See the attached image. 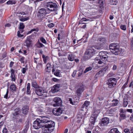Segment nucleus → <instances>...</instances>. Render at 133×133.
<instances>
[{"label":"nucleus","instance_id":"e433bc0d","mask_svg":"<svg viewBox=\"0 0 133 133\" xmlns=\"http://www.w3.org/2000/svg\"><path fill=\"white\" fill-rule=\"evenodd\" d=\"M96 63H98L99 64H101L103 63V60L102 59H97Z\"/></svg>","mask_w":133,"mask_h":133},{"label":"nucleus","instance_id":"09e8293b","mask_svg":"<svg viewBox=\"0 0 133 133\" xmlns=\"http://www.w3.org/2000/svg\"><path fill=\"white\" fill-rule=\"evenodd\" d=\"M26 93L27 94L30 95L31 93L30 88H26Z\"/></svg>","mask_w":133,"mask_h":133},{"label":"nucleus","instance_id":"864d4df0","mask_svg":"<svg viewBox=\"0 0 133 133\" xmlns=\"http://www.w3.org/2000/svg\"><path fill=\"white\" fill-rule=\"evenodd\" d=\"M27 70V69L25 68H23L22 70V72L23 74H25V73L26 70Z\"/></svg>","mask_w":133,"mask_h":133},{"label":"nucleus","instance_id":"2eb2a0df","mask_svg":"<svg viewBox=\"0 0 133 133\" xmlns=\"http://www.w3.org/2000/svg\"><path fill=\"white\" fill-rule=\"evenodd\" d=\"M109 122V120L108 118L105 117L102 119L100 123L102 125H106L108 124Z\"/></svg>","mask_w":133,"mask_h":133},{"label":"nucleus","instance_id":"4d7b16f0","mask_svg":"<svg viewBox=\"0 0 133 133\" xmlns=\"http://www.w3.org/2000/svg\"><path fill=\"white\" fill-rule=\"evenodd\" d=\"M54 86L58 89V88L60 87V84H57L55 85Z\"/></svg>","mask_w":133,"mask_h":133},{"label":"nucleus","instance_id":"72a5a7b5","mask_svg":"<svg viewBox=\"0 0 133 133\" xmlns=\"http://www.w3.org/2000/svg\"><path fill=\"white\" fill-rule=\"evenodd\" d=\"M51 90L52 92L54 93L58 92L59 91V89L54 86L51 89Z\"/></svg>","mask_w":133,"mask_h":133},{"label":"nucleus","instance_id":"20e7f679","mask_svg":"<svg viewBox=\"0 0 133 133\" xmlns=\"http://www.w3.org/2000/svg\"><path fill=\"white\" fill-rule=\"evenodd\" d=\"M46 6L49 11H55L58 10V6L57 4L51 2H48L47 3Z\"/></svg>","mask_w":133,"mask_h":133},{"label":"nucleus","instance_id":"052dcab7","mask_svg":"<svg viewBox=\"0 0 133 133\" xmlns=\"http://www.w3.org/2000/svg\"><path fill=\"white\" fill-rule=\"evenodd\" d=\"M48 27L50 28L52 27L54 25L52 23H50L48 25Z\"/></svg>","mask_w":133,"mask_h":133},{"label":"nucleus","instance_id":"f8f14e48","mask_svg":"<svg viewBox=\"0 0 133 133\" xmlns=\"http://www.w3.org/2000/svg\"><path fill=\"white\" fill-rule=\"evenodd\" d=\"M108 68V67L106 66L104 68L102 69L96 74L95 76H96L97 77L98 76H103L104 74L105 73Z\"/></svg>","mask_w":133,"mask_h":133},{"label":"nucleus","instance_id":"5fc2aeb1","mask_svg":"<svg viewBox=\"0 0 133 133\" xmlns=\"http://www.w3.org/2000/svg\"><path fill=\"white\" fill-rule=\"evenodd\" d=\"M3 133H8V130L5 128H4L3 130Z\"/></svg>","mask_w":133,"mask_h":133},{"label":"nucleus","instance_id":"a19ab883","mask_svg":"<svg viewBox=\"0 0 133 133\" xmlns=\"http://www.w3.org/2000/svg\"><path fill=\"white\" fill-rule=\"evenodd\" d=\"M29 19V17H27L25 18H22L20 19V20L22 22H24L25 21L28 20Z\"/></svg>","mask_w":133,"mask_h":133},{"label":"nucleus","instance_id":"c03bdc74","mask_svg":"<svg viewBox=\"0 0 133 133\" xmlns=\"http://www.w3.org/2000/svg\"><path fill=\"white\" fill-rule=\"evenodd\" d=\"M36 31L37 32H38L39 31V29L38 28H37L36 29H32L30 31H29L28 33H31L32 32H33V31Z\"/></svg>","mask_w":133,"mask_h":133},{"label":"nucleus","instance_id":"f3484780","mask_svg":"<svg viewBox=\"0 0 133 133\" xmlns=\"http://www.w3.org/2000/svg\"><path fill=\"white\" fill-rule=\"evenodd\" d=\"M97 42L101 45L103 44L106 42V40L104 38L100 37L98 38L97 40Z\"/></svg>","mask_w":133,"mask_h":133},{"label":"nucleus","instance_id":"13d9d810","mask_svg":"<svg viewBox=\"0 0 133 133\" xmlns=\"http://www.w3.org/2000/svg\"><path fill=\"white\" fill-rule=\"evenodd\" d=\"M10 71L11 72V75L15 74V71L13 69H11V70Z\"/></svg>","mask_w":133,"mask_h":133},{"label":"nucleus","instance_id":"4c0bfd02","mask_svg":"<svg viewBox=\"0 0 133 133\" xmlns=\"http://www.w3.org/2000/svg\"><path fill=\"white\" fill-rule=\"evenodd\" d=\"M75 55L72 53H70L68 55V58H74Z\"/></svg>","mask_w":133,"mask_h":133},{"label":"nucleus","instance_id":"9b49d317","mask_svg":"<svg viewBox=\"0 0 133 133\" xmlns=\"http://www.w3.org/2000/svg\"><path fill=\"white\" fill-rule=\"evenodd\" d=\"M53 114L56 116L60 115L62 112V110L60 108H55L52 111Z\"/></svg>","mask_w":133,"mask_h":133},{"label":"nucleus","instance_id":"69168bd1","mask_svg":"<svg viewBox=\"0 0 133 133\" xmlns=\"http://www.w3.org/2000/svg\"><path fill=\"white\" fill-rule=\"evenodd\" d=\"M129 133H133V128H131V129L129 130Z\"/></svg>","mask_w":133,"mask_h":133},{"label":"nucleus","instance_id":"ddd939ff","mask_svg":"<svg viewBox=\"0 0 133 133\" xmlns=\"http://www.w3.org/2000/svg\"><path fill=\"white\" fill-rule=\"evenodd\" d=\"M84 86L82 84L78 88L76 91V93L78 96H79L81 94L84 90Z\"/></svg>","mask_w":133,"mask_h":133},{"label":"nucleus","instance_id":"1a4fd4ad","mask_svg":"<svg viewBox=\"0 0 133 133\" xmlns=\"http://www.w3.org/2000/svg\"><path fill=\"white\" fill-rule=\"evenodd\" d=\"M32 45V41L31 40V37L30 36H28L25 41L24 45L27 47H29L31 46Z\"/></svg>","mask_w":133,"mask_h":133},{"label":"nucleus","instance_id":"4468645a","mask_svg":"<svg viewBox=\"0 0 133 133\" xmlns=\"http://www.w3.org/2000/svg\"><path fill=\"white\" fill-rule=\"evenodd\" d=\"M99 55L100 57V58H105L109 57V55L106 52H100L99 53Z\"/></svg>","mask_w":133,"mask_h":133},{"label":"nucleus","instance_id":"8fccbe9b","mask_svg":"<svg viewBox=\"0 0 133 133\" xmlns=\"http://www.w3.org/2000/svg\"><path fill=\"white\" fill-rule=\"evenodd\" d=\"M115 75V74H113L112 72H110L108 75L107 76L108 77H114Z\"/></svg>","mask_w":133,"mask_h":133},{"label":"nucleus","instance_id":"58836bf2","mask_svg":"<svg viewBox=\"0 0 133 133\" xmlns=\"http://www.w3.org/2000/svg\"><path fill=\"white\" fill-rule=\"evenodd\" d=\"M92 69L91 67H89L87 68L84 71V73H85L88 72V71L91 70Z\"/></svg>","mask_w":133,"mask_h":133},{"label":"nucleus","instance_id":"6e6d98bb","mask_svg":"<svg viewBox=\"0 0 133 133\" xmlns=\"http://www.w3.org/2000/svg\"><path fill=\"white\" fill-rule=\"evenodd\" d=\"M104 98L103 97H98L97 99V101H102L103 100Z\"/></svg>","mask_w":133,"mask_h":133},{"label":"nucleus","instance_id":"f704fd0d","mask_svg":"<svg viewBox=\"0 0 133 133\" xmlns=\"http://www.w3.org/2000/svg\"><path fill=\"white\" fill-rule=\"evenodd\" d=\"M117 3L116 0H111V4L112 5H116Z\"/></svg>","mask_w":133,"mask_h":133},{"label":"nucleus","instance_id":"cd10ccee","mask_svg":"<svg viewBox=\"0 0 133 133\" xmlns=\"http://www.w3.org/2000/svg\"><path fill=\"white\" fill-rule=\"evenodd\" d=\"M51 65L50 64H47L46 65V71L48 72H50L51 71Z\"/></svg>","mask_w":133,"mask_h":133},{"label":"nucleus","instance_id":"ea45409f","mask_svg":"<svg viewBox=\"0 0 133 133\" xmlns=\"http://www.w3.org/2000/svg\"><path fill=\"white\" fill-rule=\"evenodd\" d=\"M11 77L12 78V81H15L16 78L15 74L11 75Z\"/></svg>","mask_w":133,"mask_h":133},{"label":"nucleus","instance_id":"f257e3e1","mask_svg":"<svg viewBox=\"0 0 133 133\" xmlns=\"http://www.w3.org/2000/svg\"><path fill=\"white\" fill-rule=\"evenodd\" d=\"M55 123L51 121H49L42 128L43 133H50L52 132L54 129Z\"/></svg>","mask_w":133,"mask_h":133},{"label":"nucleus","instance_id":"c756f323","mask_svg":"<svg viewBox=\"0 0 133 133\" xmlns=\"http://www.w3.org/2000/svg\"><path fill=\"white\" fill-rule=\"evenodd\" d=\"M96 120V118H94L93 117L91 116L90 119V121L91 124L94 125Z\"/></svg>","mask_w":133,"mask_h":133},{"label":"nucleus","instance_id":"e2e57ef3","mask_svg":"<svg viewBox=\"0 0 133 133\" xmlns=\"http://www.w3.org/2000/svg\"><path fill=\"white\" fill-rule=\"evenodd\" d=\"M76 73V71H74L72 75V77H74Z\"/></svg>","mask_w":133,"mask_h":133},{"label":"nucleus","instance_id":"603ef678","mask_svg":"<svg viewBox=\"0 0 133 133\" xmlns=\"http://www.w3.org/2000/svg\"><path fill=\"white\" fill-rule=\"evenodd\" d=\"M17 36L18 37H22L23 36V35L22 34H20V32L19 31H18L17 32Z\"/></svg>","mask_w":133,"mask_h":133},{"label":"nucleus","instance_id":"b1692460","mask_svg":"<svg viewBox=\"0 0 133 133\" xmlns=\"http://www.w3.org/2000/svg\"><path fill=\"white\" fill-rule=\"evenodd\" d=\"M10 89L12 92L15 91H16V87L14 84H12L10 86Z\"/></svg>","mask_w":133,"mask_h":133},{"label":"nucleus","instance_id":"423d86ee","mask_svg":"<svg viewBox=\"0 0 133 133\" xmlns=\"http://www.w3.org/2000/svg\"><path fill=\"white\" fill-rule=\"evenodd\" d=\"M108 81V82L107 83V84L111 88L114 87L116 85L117 83L116 79L113 77H111L109 78Z\"/></svg>","mask_w":133,"mask_h":133},{"label":"nucleus","instance_id":"de8ad7c7","mask_svg":"<svg viewBox=\"0 0 133 133\" xmlns=\"http://www.w3.org/2000/svg\"><path fill=\"white\" fill-rule=\"evenodd\" d=\"M131 49L133 51V38H132L131 41Z\"/></svg>","mask_w":133,"mask_h":133},{"label":"nucleus","instance_id":"79ce46f5","mask_svg":"<svg viewBox=\"0 0 133 133\" xmlns=\"http://www.w3.org/2000/svg\"><path fill=\"white\" fill-rule=\"evenodd\" d=\"M121 28L123 30H126V26L125 25L122 24L121 25Z\"/></svg>","mask_w":133,"mask_h":133},{"label":"nucleus","instance_id":"0eeeda50","mask_svg":"<svg viewBox=\"0 0 133 133\" xmlns=\"http://www.w3.org/2000/svg\"><path fill=\"white\" fill-rule=\"evenodd\" d=\"M38 119V118H37L33 122V126L36 129H38L43 127V126Z\"/></svg>","mask_w":133,"mask_h":133},{"label":"nucleus","instance_id":"49530a36","mask_svg":"<svg viewBox=\"0 0 133 133\" xmlns=\"http://www.w3.org/2000/svg\"><path fill=\"white\" fill-rule=\"evenodd\" d=\"M24 25L23 23H20V26L19 28L20 29H23L24 28Z\"/></svg>","mask_w":133,"mask_h":133},{"label":"nucleus","instance_id":"338daca9","mask_svg":"<svg viewBox=\"0 0 133 133\" xmlns=\"http://www.w3.org/2000/svg\"><path fill=\"white\" fill-rule=\"evenodd\" d=\"M30 84L29 83H28L27 84V87L26 88H30Z\"/></svg>","mask_w":133,"mask_h":133},{"label":"nucleus","instance_id":"bb28decb","mask_svg":"<svg viewBox=\"0 0 133 133\" xmlns=\"http://www.w3.org/2000/svg\"><path fill=\"white\" fill-rule=\"evenodd\" d=\"M14 119H13V121L14 122H16L17 123H19L20 122H21L22 121V119L21 118H14V117H13Z\"/></svg>","mask_w":133,"mask_h":133},{"label":"nucleus","instance_id":"9d476101","mask_svg":"<svg viewBox=\"0 0 133 133\" xmlns=\"http://www.w3.org/2000/svg\"><path fill=\"white\" fill-rule=\"evenodd\" d=\"M35 91L36 94L39 96H42L44 93V90L42 87H40L36 89Z\"/></svg>","mask_w":133,"mask_h":133},{"label":"nucleus","instance_id":"f03ea898","mask_svg":"<svg viewBox=\"0 0 133 133\" xmlns=\"http://www.w3.org/2000/svg\"><path fill=\"white\" fill-rule=\"evenodd\" d=\"M119 48V45L116 43L111 44L109 46V49L111 52L115 55H118V54Z\"/></svg>","mask_w":133,"mask_h":133},{"label":"nucleus","instance_id":"c9c22d12","mask_svg":"<svg viewBox=\"0 0 133 133\" xmlns=\"http://www.w3.org/2000/svg\"><path fill=\"white\" fill-rule=\"evenodd\" d=\"M8 4H15V2L13 1H9L6 3Z\"/></svg>","mask_w":133,"mask_h":133},{"label":"nucleus","instance_id":"a211bd4d","mask_svg":"<svg viewBox=\"0 0 133 133\" xmlns=\"http://www.w3.org/2000/svg\"><path fill=\"white\" fill-rule=\"evenodd\" d=\"M29 107L27 106L24 107L22 109V113L26 115L28 112Z\"/></svg>","mask_w":133,"mask_h":133},{"label":"nucleus","instance_id":"473e14b6","mask_svg":"<svg viewBox=\"0 0 133 133\" xmlns=\"http://www.w3.org/2000/svg\"><path fill=\"white\" fill-rule=\"evenodd\" d=\"M98 113L97 112L95 111L93 113L91 116L93 117L94 118L96 119L97 117L98 116Z\"/></svg>","mask_w":133,"mask_h":133},{"label":"nucleus","instance_id":"dca6fc26","mask_svg":"<svg viewBox=\"0 0 133 133\" xmlns=\"http://www.w3.org/2000/svg\"><path fill=\"white\" fill-rule=\"evenodd\" d=\"M38 119L41 124L42 123H47L49 121L48 118L46 117H40L38 118Z\"/></svg>","mask_w":133,"mask_h":133},{"label":"nucleus","instance_id":"774afa93","mask_svg":"<svg viewBox=\"0 0 133 133\" xmlns=\"http://www.w3.org/2000/svg\"><path fill=\"white\" fill-rule=\"evenodd\" d=\"M52 80L54 82H57L58 80V79L54 78H53Z\"/></svg>","mask_w":133,"mask_h":133},{"label":"nucleus","instance_id":"bf43d9fd","mask_svg":"<svg viewBox=\"0 0 133 133\" xmlns=\"http://www.w3.org/2000/svg\"><path fill=\"white\" fill-rule=\"evenodd\" d=\"M14 62H13L11 61V62L10 65H9V66L10 67H12V66H13V64H14Z\"/></svg>","mask_w":133,"mask_h":133},{"label":"nucleus","instance_id":"7c9ffc66","mask_svg":"<svg viewBox=\"0 0 133 133\" xmlns=\"http://www.w3.org/2000/svg\"><path fill=\"white\" fill-rule=\"evenodd\" d=\"M125 115L123 113V112H121L120 113V119H122L125 118Z\"/></svg>","mask_w":133,"mask_h":133},{"label":"nucleus","instance_id":"0e129e2a","mask_svg":"<svg viewBox=\"0 0 133 133\" xmlns=\"http://www.w3.org/2000/svg\"><path fill=\"white\" fill-rule=\"evenodd\" d=\"M117 68V66L115 65H114L112 68V69L113 70H115Z\"/></svg>","mask_w":133,"mask_h":133},{"label":"nucleus","instance_id":"4be33fe9","mask_svg":"<svg viewBox=\"0 0 133 133\" xmlns=\"http://www.w3.org/2000/svg\"><path fill=\"white\" fill-rule=\"evenodd\" d=\"M118 103V101L117 99H115L112 101L111 105L112 106H115L117 105Z\"/></svg>","mask_w":133,"mask_h":133},{"label":"nucleus","instance_id":"a878e982","mask_svg":"<svg viewBox=\"0 0 133 133\" xmlns=\"http://www.w3.org/2000/svg\"><path fill=\"white\" fill-rule=\"evenodd\" d=\"M123 106L124 107H126L128 104V102L127 101V100H128V98L126 97H125V98H123Z\"/></svg>","mask_w":133,"mask_h":133},{"label":"nucleus","instance_id":"a18cd8bd","mask_svg":"<svg viewBox=\"0 0 133 133\" xmlns=\"http://www.w3.org/2000/svg\"><path fill=\"white\" fill-rule=\"evenodd\" d=\"M40 40L43 43H46V41L45 39L43 37H41L40 38Z\"/></svg>","mask_w":133,"mask_h":133},{"label":"nucleus","instance_id":"5701e85b","mask_svg":"<svg viewBox=\"0 0 133 133\" xmlns=\"http://www.w3.org/2000/svg\"><path fill=\"white\" fill-rule=\"evenodd\" d=\"M36 45L37 47L39 48H41L44 46V45L42 43H41L39 40L36 43Z\"/></svg>","mask_w":133,"mask_h":133},{"label":"nucleus","instance_id":"c85d7f7f","mask_svg":"<svg viewBox=\"0 0 133 133\" xmlns=\"http://www.w3.org/2000/svg\"><path fill=\"white\" fill-rule=\"evenodd\" d=\"M89 21H90L89 19H87L85 18H82L81 20L79 23L82 24H85V23H84V22H87Z\"/></svg>","mask_w":133,"mask_h":133},{"label":"nucleus","instance_id":"3c124183","mask_svg":"<svg viewBox=\"0 0 133 133\" xmlns=\"http://www.w3.org/2000/svg\"><path fill=\"white\" fill-rule=\"evenodd\" d=\"M9 92L8 89H7L6 91V94L4 96V98H5L6 99H7L8 98V94Z\"/></svg>","mask_w":133,"mask_h":133},{"label":"nucleus","instance_id":"6ab92c4d","mask_svg":"<svg viewBox=\"0 0 133 133\" xmlns=\"http://www.w3.org/2000/svg\"><path fill=\"white\" fill-rule=\"evenodd\" d=\"M31 85L32 87L35 88L36 89L39 87L36 81H32Z\"/></svg>","mask_w":133,"mask_h":133},{"label":"nucleus","instance_id":"39448f33","mask_svg":"<svg viewBox=\"0 0 133 133\" xmlns=\"http://www.w3.org/2000/svg\"><path fill=\"white\" fill-rule=\"evenodd\" d=\"M38 12L40 16L44 17L46 15L49 14L50 12L48 9L42 8L39 9Z\"/></svg>","mask_w":133,"mask_h":133},{"label":"nucleus","instance_id":"37998d69","mask_svg":"<svg viewBox=\"0 0 133 133\" xmlns=\"http://www.w3.org/2000/svg\"><path fill=\"white\" fill-rule=\"evenodd\" d=\"M104 3V0H98V3L102 6L103 5Z\"/></svg>","mask_w":133,"mask_h":133},{"label":"nucleus","instance_id":"6e6552de","mask_svg":"<svg viewBox=\"0 0 133 133\" xmlns=\"http://www.w3.org/2000/svg\"><path fill=\"white\" fill-rule=\"evenodd\" d=\"M55 103L53 104L54 107L61 106L62 104V101L61 98L58 97H56L54 99Z\"/></svg>","mask_w":133,"mask_h":133},{"label":"nucleus","instance_id":"680f3d73","mask_svg":"<svg viewBox=\"0 0 133 133\" xmlns=\"http://www.w3.org/2000/svg\"><path fill=\"white\" fill-rule=\"evenodd\" d=\"M129 130L128 129H125L124 130V132L125 133L129 132Z\"/></svg>","mask_w":133,"mask_h":133},{"label":"nucleus","instance_id":"2f4dec72","mask_svg":"<svg viewBox=\"0 0 133 133\" xmlns=\"http://www.w3.org/2000/svg\"><path fill=\"white\" fill-rule=\"evenodd\" d=\"M89 104V102L88 101H86L85 102L84 104L82 105V108H84L85 107H88Z\"/></svg>","mask_w":133,"mask_h":133},{"label":"nucleus","instance_id":"aec40b11","mask_svg":"<svg viewBox=\"0 0 133 133\" xmlns=\"http://www.w3.org/2000/svg\"><path fill=\"white\" fill-rule=\"evenodd\" d=\"M108 133H120L117 128H114L111 129Z\"/></svg>","mask_w":133,"mask_h":133},{"label":"nucleus","instance_id":"7ed1b4c3","mask_svg":"<svg viewBox=\"0 0 133 133\" xmlns=\"http://www.w3.org/2000/svg\"><path fill=\"white\" fill-rule=\"evenodd\" d=\"M95 47L89 46L85 52V58H90L92 57L95 54Z\"/></svg>","mask_w":133,"mask_h":133},{"label":"nucleus","instance_id":"412c9836","mask_svg":"<svg viewBox=\"0 0 133 133\" xmlns=\"http://www.w3.org/2000/svg\"><path fill=\"white\" fill-rule=\"evenodd\" d=\"M21 112L19 108H16L15 110L14 113L13 114V115L16 116L18 115Z\"/></svg>","mask_w":133,"mask_h":133},{"label":"nucleus","instance_id":"393cba45","mask_svg":"<svg viewBox=\"0 0 133 133\" xmlns=\"http://www.w3.org/2000/svg\"><path fill=\"white\" fill-rule=\"evenodd\" d=\"M54 75L60 77L61 75V74L60 73V71L57 70L54 72Z\"/></svg>","mask_w":133,"mask_h":133}]
</instances>
